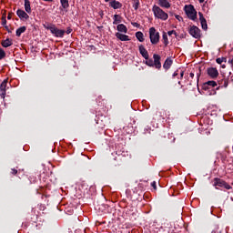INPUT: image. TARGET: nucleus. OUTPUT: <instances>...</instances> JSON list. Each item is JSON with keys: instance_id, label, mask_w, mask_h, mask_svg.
<instances>
[{"instance_id": "obj_9", "label": "nucleus", "mask_w": 233, "mask_h": 233, "mask_svg": "<svg viewBox=\"0 0 233 233\" xmlns=\"http://www.w3.org/2000/svg\"><path fill=\"white\" fill-rule=\"evenodd\" d=\"M218 83L219 86L217 87V90H219V88H227V86H228V77L222 76V77L218 79Z\"/></svg>"}, {"instance_id": "obj_43", "label": "nucleus", "mask_w": 233, "mask_h": 233, "mask_svg": "<svg viewBox=\"0 0 233 233\" xmlns=\"http://www.w3.org/2000/svg\"><path fill=\"white\" fill-rule=\"evenodd\" d=\"M7 19H8V20L12 19V14H10V13L8 14Z\"/></svg>"}, {"instance_id": "obj_11", "label": "nucleus", "mask_w": 233, "mask_h": 233, "mask_svg": "<svg viewBox=\"0 0 233 233\" xmlns=\"http://www.w3.org/2000/svg\"><path fill=\"white\" fill-rule=\"evenodd\" d=\"M216 86H218V83L214 80H210V81H208V82L204 83L203 89L204 90H210V88H214Z\"/></svg>"}, {"instance_id": "obj_45", "label": "nucleus", "mask_w": 233, "mask_h": 233, "mask_svg": "<svg viewBox=\"0 0 233 233\" xmlns=\"http://www.w3.org/2000/svg\"><path fill=\"white\" fill-rule=\"evenodd\" d=\"M177 76V71H176L174 74H173V77H176Z\"/></svg>"}, {"instance_id": "obj_35", "label": "nucleus", "mask_w": 233, "mask_h": 233, "mask_svg": "<svg viewBox=\"0 0 233 233\" xmlns=\"http://www.w3.org/2000/svg\"><path fill=\"white\" fill-rule=\"evenodd\" d=\"M151 187H154V190H157V184H156V181H153V182L151 183Z\"/></svg>"}, {"instance_id": "obj_6", "label": "nucleus", "mask_w": 233, "mask_h": 233, "mask_svg": "<svg viewBox=\"0 0 233 233\" xmlns=\"http://www.w3.org/2000/svg\"><path fill=\"white\" fill-rule=\"evenodd\" d=\"M153 59V67H156L157 70H161V56L154 54Z\"/></svg>"}, {"instance_id": "obj_3", "label": "nucleus", "mask_w": 233, "mask_h": 233, "mask_svg": "<svg viewBox=\"0 0 233 233\" xmlns=\"http://www.w3.org/2000/svg\"><path fill=\"white\" fill-rule=\"evenodd\" d=\"M186 15H187L188 19L191 21H196L198 19V11L194 8V5H185Z\"/></svg>"}, {"instance_id": "obj_5", "label": "nucleus", "mask_w": 233, "mask_h": 233, "mask_svg": "<svg viewBox=\"0 0 233 233\" xmlns=\"http://www.w3.org/2000/svg\"><path fill=\"white\" fill-rule=\"evenodd\" d=\"M188 32L192 37H195V39H199V37H201V30L196 25L190 26Z\"/></svg>"}, {"instance_id": "obj_38", "label": "nucleus", "mask_w": 233, "mask_h": 233, "mask_svg": "<svg viewBox=\"0 0 233 233\" xmlns=\"http://www.w3.org/2000/svg\"><path fill=\"white\" fill-rule=\"evenodd\" d=\"M65 32H66V34H67V35L72 34V29H71L70 27H67Z\"/></svg>"}, {"instance_id": "obj_41", "label": "nucleus", "mask_w": 233, "mask_h": 233, "mask_svg": "<svg viewBox=\"0 0 233 233\" xmlns=\"http://www.w3.org/2000/svg\"><path fill=\"white\" fill-rule=\"evenodd\" d=\"M228 63L231 66H233V58H232V59H229V60L228 61Z\"/></svg>"}, {"instance_id": "obj_44", "label": "nucleus", "mask_w": 233, "mask_h": 233, "mask_svg": "<svg viewBox=\"0 0 233 233\" xmlns=\"http://www.w3.org/2000/svg\"><path fill=\"white\" fill-rule=\"evenodd\" d=\"M189 76H190L192 79H194V73H190V74H189Z\"/></svg>"}, {"instance_id": "obj_36", "label": "nucleus", "mask_w": 233, "mask_h": 233, "mask_svg": "<svg viewBox=\"0 0 233 233\" xmlns=\"http://www.w3.org/2000/svg\"><path fill=\"white\" fill-rule=\"evenodd\" d=\"M2 25L6 26V18L5 17L2 18Z\"/></svg>"}, {"instance_id": "obj_14", "label": "nucleus", "mask_w": 233, "mask_h": 233, "mask_svg": "<svg viewBox=\"0 0 233 233\" xmlns=\"http://www.w3.org/2000/svg\"><path fill=\"white\" fill-rule=\"evenodd\" d=\"M138 50H139L142 57H144V59H148V57H149L148 51L145 48V46L143 45L139 46Z\"/></svg>"}, {"instance_id": "obj_18", "label": "nucleus", "mask_w": 233, "mask_h": 233, "mask_svg": "<svg viewBox=\"0 0 233 233\" xmlns=\"http://www.w3.org/2000/svg\"><path fill=\"white\" fill-rule=\"evenodd\" d=\"M1 45L2 46H4V48H8V46H12V45H14V42L12 41V39L7 38L5 40H3Z\"/></svg>"}, {"instance_id": "obj_1", "label": "nucleus", "mask_w": 233, "mask_h": 233, "mask_svg": "<svg viewBox=\"0 0 233 233\" xmlns=\"http://www.w3.org/2000/svg\"><path fill=\"white\" fill-rule=\"evenodd\" d=\"M43 26L46 30H50L51 34H53L55 37H60V38L65 37L66 31L63 29L57 28L56 25L47 23V24H44Z\"/></svg>"}, {"instance_id": "obj_16", "label": "nucleus", "mask_w": 233, "mask_h": 233, "mask_svg": "<svg viewBox=\"0 0 233 233\" xmlns=\"http://www.w3.org/2000/svg\"><path fill=\"white\" fill-rule=\"evenodd\" d=\"M158 5L161 8H170V2L167 0H158Z\"/></svg>"}, {"instance_id": "obj_27", "label": "nucleus", "mask_w": 233, "mask_h": 233, "mask_svg": "<svg viewBox=\"0 0 233 233\" xmlns=\"http://www.w3.org/2000/svg\"><path fill=\"white\" fill-rule=\"evenodd\" d=\"M200 25L202 26V30H208V25L207 24V20L200 21Z\"/></svg>"}, {"instance_id": "obj_25", "label": "nucleus", "mask_w": 233, "mask_h": 233, "mask_svg": "<svg viewBox=\"0 0 233 233\" xmlns=\"http://www.w3.org/2000/svg\"><path fill=\"white\" fill-rule=\"evenodd\" d=\"M60 4L62 8H64L65 10H66V8L70 6V4H68V0H60Z\"/></svg>"}, {"instance_id": "obj_28", "label": "nucleus", "mask_w": 233, "mask_h": 233, "mask_svg": "<svg viewBox=\"0 0 233 233\" xmlns=\"http://www.w3.org/2000/svg\"><path fill=\"white\" fill-rule=\"evenodd\" d=\"M218 65H221V63H227V57H218L216 59Z\"/></svg>"}, {"instance_id": "obj_47", "label": "nucleus", "mask_w": 233, "mask_h": 233, "mask_svg": "<svg viewBox=\"0 0 233 233\" xmlns=\"http://www.w3.org/2000/svg\"><path fill=\"white\" fill-rule=\"evenodd\" d=\"M199 76H200V75L198 74V76H197V77H198V78H197L198 83H199Z\"/></svg>"}, {"instance_id": "obj_4", "label": "nucleus", "mask_w": 233, "mask_h": 233, "mask_svg": "<svg viewBox=\"0 0 233 233\" xmlns=\"http://www.w3.org/2000/svg\"><path fill=\"white\" fill-rule=\"evenodd\" d=\"M159 32L156 30V27L149 29V39L152 45H157L159 43Z\"/></svg>"}, {"instance_id": "obj_42", "label": "nucleus", "mask_w": 233, "mask_h": 233, "mask_svg": "<svg viewBox=\"0 0 233 233\" xmlns=\"http://www.w3.org/2000/svg\"><path fill=\"white\" fill-rule=\"evenodd\" d=\"M157 114H158L159 117H163V115H161V111H157Z\"/></svg>"}, {"instance_id": "obj_2", "label": "nucleus", "mask_w": 233, "mask_h": 233, "mask_svg": "<svg viewBox=\"0 0 233 233\" xmlns=\"http://www.w3.org/2000/svg\"><path fill=\"white\" fill-rule=\"evenodd\" d=\"M152 12L157 19H160L161 21H167L168 19V14L156 5H153Z\"/></svg>"}, {"instance_id": "obj_15", "label": "nucleus", "mask_w": 233, "mask_h": 233, "mask_svg": "<svg viewBox=\"0 0 233 233\" xmlns=\"http://www.w3.org/2000/svg\"><path fill=\"white\" fill-rule=\"evenodd\" d=\"M174 60H172L171 57H167L163 64V68H165L166 70H170V67L172 66Z\"/></svg>"}, {"instance_id": "obj_22", "label": "nucleus", "mask_w": 233, "mask_h": 233, "mask_svg": "<svg viewBox=\"0 0 233 233\" xmlns=\"http://www.w3.org/2000/svg\"><path fill=\"white\" fill-rule=\"evenodd\" d=\"M136 37L140 43H143V41H145V35H143V32H141V31H138L136 33Z\"/></svg>"}, {"instance_id": "obj_31", "label": "nucleus", "mask_w": 233, "mask_h": 233, "mask_svg": "<svg viewBox=\"0 0 233 233\" xmlns=\"http://www.w3.org/2000/svg\"><path fill=\"white\" fill-rule=\"evenodd\" d=\"M172 35L177 37V33L176 32V30H171L167 32V35Z\"/></svg>"}, {"instance_id": "obj_37", "label": "nucleus", "mask_w": 233, "mask_h": 233, "mask_svg": "<svg viewBox=\"0 0 233 233\" xmlns=\"http://www.w3.org/2000/svg\"><path fill=\"white\" fill-rule=\"evenodd\" d=\"M175 17L177 19V21H183V18L179 15H176Z\"/></svg>"}, {"instance_id": "obj_39", "label": "nucleus", "mask_w": 233, "mask_h": 233, "mask_svg": "<svg viewBox=\"0 0 233 233\" xmlns=\"http://www.w3.org/2000/svg\"><path fill=\"white\" fill-rule=\"evenodd\" d=\"M132 25L136 26V28H139L140 25L137 22H133Z\"/></svg>"}, {"instance_id": "obj_29", "label": "nucleus", "mask_w": 233, "mask_h": 233, "mask_svg": "<svg viewBox=\"0 0 233 233\" xmlns=\"http://www.w3.org/2000/svg\"><path fill=\"white\" fill-rule=\"evenodd\" d=\"M139 0H134L133 8L134 10H139Z\"/></svg>"}, {"instance_id": "obj_30", "label": "nucleus", "mask_w": 233, "mask_h": 233, "mask_svg": "<svg viewBox=\"0 0 233 233\" xmlns=\"http://www.w3.org/2000/svg\"><path fill=\"white\" fill-rule=\"evenodd\" d=\"M6 57V53L0 47V61L1 59H5Z\"/></svg>"}, {"instance_id": "obj_26", "label": "nucleus", "mask_w": 233, "mask_h": 233, "mask_svg": "<svg viewBox=\"0 0 233 233\" xmlns=\"http://www.w3.org/2000/svg\"><path fill=\"white\" fill-rule=\"evenodd\" d=\"M146 65L154 67V60L148 56L147 59H146Z\"/></svg>"}, {"instance_id": "obj_34", "label": "nucleus", "mask_w": 233, "mask_h": 233, "mask_svg": "<svg viewBox=\"0 0 233 233\" xmlns=\"http://www.w3.org/2000/svg\"><path fill=\"white\" fill-rule=\"evenodd\" d=\"M17 169H15V168H12L11 169V174H13V176H16V174H17Z\"/></svg>"}, {"instance_id": "obj_33", "label": "nucleus", "mask_w": 233, "mask_h": 233, "mask_svg": "<svg viewBox=\"0 0 233 233\" xmlns=\"http://www.w3.org/2000/svg\"><path fill=\"white\" fill-rule=\"evenodd\" d=\"M198 15H199V21H205V16H203V13L198 12Z\"/></svg>"}, {"instance_id": "obj_23", "label": "nucleus", "mask_w": 233, "mask_h": 233, "mask_svg": "<svg viewBox=\"0 0 233 233\" xmlns=\"http://www.w3.org/2000/svg\"><path fill=\"white\" fill-rule=\"evenodd\" d=\"M113 19H114L113 25H119V23H121L122 17L119 15H114Z\"/></svg>"}, {"instance_id": "obj_17", "label": "nucleus", "mask_w": 233, "mask_h": 233, "mask_svg": "<svg viewBox=\"0 0 233 233\" xmlns=\"http://www.w3.org/2000/svg\"><path fill=\"white\" fill-rule=\"evenodd\" d=\"M116 37L120 41H130V37L127 35H123L121 33H116Z\"/></svg>"}, {"instance_id": "obj_32", "label": "nucleus", "mask_w": 233, "mask_h": 233, "mask_svg": "<svg viewBox=\"0 0 233 233\" xmlns=\"http://www.w3.org/2000/svg\"><path fill=\"white\" fill-rule=\"evenodd\" d=\"M223 187L226 188V190H230L232 188V187L230 185H228V183H227V182H225Z\"/></svg>"}, {"instance_id": "obj_10", "label": "nucleus", "mask_w": 233, "mask_h": 233, "mask_svg": "<svg viewBox=\"0 0 233 233\" xmlns=\"http://www.w3.org/2000/svg\"><path fill=\"white\" fill-rule=\"evenodd\" d=\"M16 15L22 21H26V20L30 19V15H28V13L25 12V10H23V9H18L16 11Z\"/></svg>"}, {"instance_id": "obj_13", "label": "nucleus", "mask_w": 233, "mask_h": 233, "mask_svg": "<svg viewBox=\"0 0 233 233\" xmlns=\"http://www.w3.org/2000/svg\"><path fill=\"white\" fill-rule=\"evenodd\" d=\"M109 6H111V8H114V10H118V8L123 7V4H121V2L119 1L112 0L111 2H109Z\"/></svg>"}, {"instance_id": "obj_7", "label": "nucleus", "mask_w": 233, "mask_h": 233, "mask_svg": "<svg viewBox=\"0 0 233 233\" xmlns=\"http://www.w3.org/2000/svg\"><path fill=\"white\" fill-rule=\"evenodd\" d=\"M207 74L211 79H217V77L219 76V71H218V68L216 67H208L207 69Z\"/></svg>"}, {"instance_id": "obj_24", "label": "nucleus", "mask_w": 233, "mask_h": 233, "mask_svg": "<svg viewBox=\"0 0 233 233\" xmlns=\"http://www.w3.org/2000/svg\"><path fill=\"white\" fill-rule=\"evenodd\" d=\"M162 41L165 45V46H168V35H167V33H163L162 35Z\"/></svg>"}, {"instance_id": "obj_8", "label": "nucleus", "mask_w": 233, "mask_h": 233, "mask_svg": "<svg viewBox=\"0 0 233 233\" xmlns=\"http://www.w3.org/2000/svg\"><path fill=\"white\" fill-rule=\"evenodd\" d=\"M8 85V79H5L0 85V96L2 99H5L6 96V86Z\"/></svg>"}, {"instance_id": "obj_51", "label": "nucleus", "mask_w": 233, "mask_h": 233, "mask_svg": "<svg viewBox=\"0 0 233 233\" xmlns=\"http://www.w3.org/2000/svg\"><path fill=\"white\" fill-rule=\"evenodd\" d=\"M222 68H225V65L222 66Z\"/></svg>"}, {"instance_id": "obj_46", "label": "nucleus", "mask_w": 233, "mask_h": 233, "mask_svg": "<svg viewBox=\"0 0 233 233\" xmlns=\"http://www.w3.org/2000/svg\"><path fill=\"white\" fill-rule=\"evenodd\" d=\"M183 76H185V72L181 71L180 77H183Z\"/></svg>"}, {"instance_id": "obj_40", "label": "nucleus", "mask_w": 233, "mask_h": 233, "mask_svg": "<svg viewBox=\"0 0 233 233\" xmlns=\"http://www.w3.org/2000/svg\"><path fill=\"white\" fill-rule=\"evenodd\" d=\"M6 32H8V34H12V30H10V28H8L7 25L5 26Z\"/></svg>"}, {"instance_id": "obj_48", "label": "nucleus", "mask_w": 233, "mask_h": 233, "mask_svg": "<svg viewBox=\"0 0 233 233\" xmlns=\"http://www.w3.org/2000/svg\"><path fill=\"white\" fill-rule=\"evenodd\" d=\"M199 3H205V0H198Z\"/></svg>"}, {"instance_id": "obj_12", "label": "nucleus", "mask_w": 233, "mask_h": 233, "mask_svg": "<svg viewBox=\"0 0 233 233\" xmlns=\"http://www.w3.org/2000/svg\"><path fill=\"white\" fill-rule=\"evenodd\" d=\"M225 180L218 177H215L213 187H215V188L218 190V187H223L225 186Z\"/></svg>"}, {"instance_id": "obj_20", "label": "nucleus", "mask_w": 233, "mask_h": 233, "mask_svg": "<svg viewBox=\"0 0 233 233\" xmlns=\"http://www.w3.org/2000/svg\"><path fill=\"white\" fill-rule=\"evenodd\" d=\"M25 10L27 14H32V7L30 6V0H25Z\"/></svg>"}, {"instance_id": "obj_49", "label": "nucleus", "mask_w": 233, "mask_h": 233, "mask_svg": "<svg viewBox=\"0 0 233 233\" xmlns=\"http://www.w3.org/2000/svg\"><path fill=\"white\" fill-rule=\"evenodd\" d=\"M101 28H103V26H97V29H98V30H101Z\"/></svg>"}, {"instance_id": "obj_50", "label": "nucleus", "mask_w": 233, "mask_h": 233, "mask_svg": "<svg viewBox=\"0 0 233 233\" xmlns=\"http://www.w3.org/2000/svg\"><path fill=\"white\" fill-rule=\"evenodd\" d=\"M109 1H111V0H105L106 3H109Z\"/></svg>"}, {"instance_id": "obj_21", "label": "nucleus", "mask_w": 233, "mask_h": 233, "mask_svg": "<svg viewBox=\"0 0 233 233\" xmlns=\"http://www.w3.org/2000/svg\"><path fill=\"white\" fill-rule=\"evenodd\" d=\"M26 32V26L23 25L16 29V37H21V34H25Z\"/></svg>"}, {"instance_id": "obj_19", "label": "nucleus", "mask_w": 233, "mask_h": 233, "mask_svg": "<svg viewBox=\"0 0 233 233\" xmlns=\"http://www.w3.org/2000/svg\"><path fill=\"white\" fill-rule=\"evenodd\" d=\"M116 30L118 32H123L124 34H127L128 32V28H127V25L125 24H120L116 26Z\"/></svg>"}]
</instances>
